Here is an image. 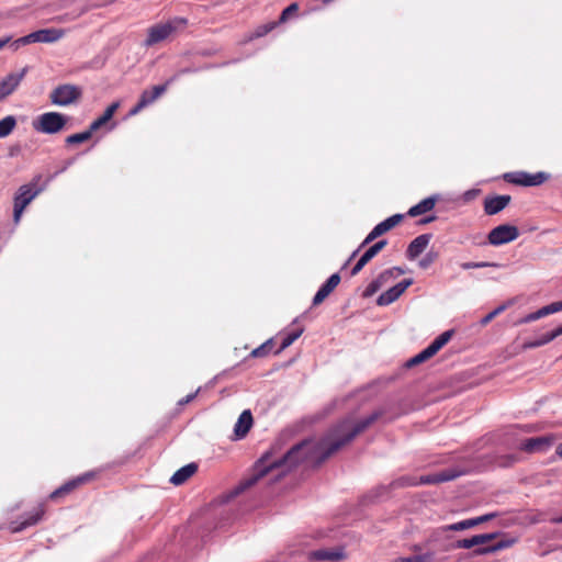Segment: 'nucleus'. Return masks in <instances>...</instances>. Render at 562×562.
Instances as JSON below:
<instances>
[{
  "instance_id": "nucleus-50",
  "label": "nucleus",
  "mask_w": 562,
  "mask_h": 562,
  "mask_svg": "<svg viewBox=\"0 0 562 562\" xmlns=\"http://www.w3.org/2000/svg\"><path fill=\"white\" fill-rule=\"evenodd\" d=\"M145 106H140V100H138V102L136 103V105L134 108L131 109L130 111V115H135L137 114L140 110H143Z\"/></svg>"
},
{
  "instance_id": "nucleus-42",
  "label": "nucleus",
  "mask_w": 562,
  "mask_h": 562,
  "mask_svg": "<svg viewBox=\"0 0 562 562\" xmlns=\"http://www.w3.org/2000/svg\"><path fill=\"white\" fill-rule=\"evenodd\" d=\"M384 284L378 279L375 278L374 280H372L366 288L364 292H363V296L364 297H370L372 296L373 294H375Z\"/></svg>"
},
{
  "instance_id": "nucleus-3",
  "label": "nucleus",
  "mask_w": 562,
  "mask_h": 562,
  "mask_svg": "<svg viewBox=\"0 0 562 562\" xmlns=\"http://www.w3.org/2000/svg\"><path fill=\"white\" fill-rule=\"evenodd\" d=\"M188 21L184 18H175L166 23H160L153 25L148 29L147 37L144 41L143 45L145 47L154 46L165 40H167L171 34L177 32L180 29H183L187 25Z\"/></svg>"
},
{
  "instance_id": "nucleus-52",
  "label": "nucleus",
  "mask_w": 562,
  "mask_h": 562,
  "mask_svg": "<svg viewBox=\"0 0 562 562\" xmlns=\"http://www.w3.org/2000/svg\"><path fill=\"white\" fill-rule=\"evenodd\" d=\"M360 248H362V247H361V245L359 246V248H358V249H356V250L351 254V256H350V257H349V259L345 262V265H344V267H342V268H345V267H346V266H347V265H348V263H349V262H350V261H351V260L357 256V254L359 252Z\"/></svg>"
},
{
  "instance_id": "nucleus-55",
  "label": "nucleus",
  "mask_w": 562,
  "mask_h": 562,
  "mask_svg": "<svg viewBox=\"0 0 562 562\" xmlns=\"http://www.w3.org/2000/svg\"><path fill=\"white\" fill-rule=\"evenodd\" d=\"M72 162H74V159L68 160L66 162L65 167L61 170H59L57 173L64 172L69 166L72 165Z\"/></svg>"
},
{
  "instance_id": "nucleus-51",
  "label": "nucleus",
  "mask_w": 562,
  "mask_h": 562,
  "mask_svg": "<svg viewBox=\"0 0 562 562\" xmlns=\"http://www.w3.org/2000/svg\"><path fill=\"white\" fill-rule=\"evenodd\" d=\"M477 192H479L477 190H468L464 193L465 200H472L477 194Z\"/></svg>"
},
{
  "instance_id": "nucleus-56",
  "label": "nucleus",
  "mask_w": 562,
  "mask_h": 562,
  "mask_svg": "<svg viewBox=\"0 0 562 562\" xmlns=\"http://www.w3.org/2000/svg\"><path fill=\"white\" fill-rule=\"evenodd\" d=\"M555 453H557L559 457H562V443H559V445L555 447Z\"/></svg>"
},
{
  "instance_id": "nucleus-27",
  "label": "nucleus",
  "mask_w": 562,
  "mask_h": 562,
  "mask_svg": "<svg viewBox=\"0 0 562 562\" xmlns=\"http://www.w3.org/2000/svg\"><path fill=\"white\" fill-rule=\"evenodd\" d=\"M304 331L303 327L296 328L292 331L280 333L279 337L281 339L280 347L276 350V353H281L288 347H290Z\"/></svg>"
},
{
  "instance_id": "nucleus-9",
  "label": "nucleus",
  "mask_w": 562,
  "mask_h": 562,
  "mask_svg": "<svg viewBox=\"0 0 562 562\" xmlns=\"http://www.w3.org/2000/svg\"><path fill=\"white\" fill-rule=\"evenodd\" d=\"M519 236L517 226L510 224H501L490 231L487 235V244L492 246H502L508 244Z\"/></svg>"
},
{
  "instance_id": "nucleus-20",
  "label": "nucleus",
  "mask_w": 562,
  "mask_h": 562,
  "mask_svg": "<svg viewBox=\"0 0 562 562\" xmlns=\"http://www.w3.org/2000/svg\"><path fill=\"white\" fill-rule=\"evenodd\" d=\"M341 278L338 272L333 273L318 289L313 297V305L321 304L339 284Z\"/></svg>"
},
{
  "instance_id": "nucleus-36",
  "label": "nucleus",
  "mask_w": 562,
  "mask_h": 562,
  "mask_svg": "<svg viewBox=\"0 0 562 562\" xmlns=\"http://www.w3.org/2000/svg\"><path fill=\"white\" fill-rule=\"evenodd\" d=\"M453 547L456 549H471V548H479L481 547L480 544V539H479V535H474L472 536L471 538H465V539H460V540H457L453 544Z\"/></svg>"
},
{
  "instance_id": "nucleus-41",
  "label": "nucleus",
  "mask_w": 562,
  "mask_h": 562,
  "mask_svg": "<svg viewBox=\"0 0 562 562\" xmlns=\"http://www.w3.org/2000/svg\"><path fill=\"white\" fill-rule=\"evenodd\" d=\"M431 559L430 553L426 554H416L411 557H400L394 560V562H427Z\"/></svg>"
},
{
  "instance_id": "nucleus-10",
  "label": "nucleus",
  "mask_w": 562,
  "mask_h": 562,
  "mask_svg": "<svg viewBox=\"0 0 562 562\" xmlns=\"http://www.w3.org/2000/svg\"><path fill=\"white\" fill-rule=\"evenodd\" d=\"M404 215L403 214H394L384 221L376 224L371 232L367 235V237L361 243V247H364L372 243L374 239H376L379 236L383 235L384 233L392 229L394 226H396L402 220Z\"/></svg>"
},
{
  "instance_id": "nucleus-25",
  "label": "nucleus",
  "mask_w": 562,
  "mask_h": 562,
  "mask_svg": "<svg viewBox=\"0 0 562 562\" xmlns=\"http://www.w3.org/2000/svg\"><path fill=\"white\" fill-rule=\"evenodd\" d=\"M92 476H93V473L92 472H88V473H85L82 475H79L78 477H76L74 480L68 481L67 483H65L64 485H61L60 487L55 490L50 494V498H56L57 496H59L61 494H65V493H68L70 491H72L74 488H76L80 484H82L85 482H88Z\"/></svg>"
},
{
  "instance_id": "nucleus-8",
  "label": "nucleus",
  "mask_w": 562,
  "mask_h": 562,
  "mask_svg": "<svg viewBox=\"0 0 562 562\" xmlns=\"http://www.w3.org/2000/svg\"><path fill=\"white\" fill-rule=\"evenodd\" d=\"M504 179L507 182L517 186L536 187L542 184L546 180H548L549 175L543 171H539L536 173H529L527 171H514L505 173Z\"/></svg>"
},
{
  "instance_id": "nucleus-15",
  "label": "nucleus",
  "mask_w": 562,
  "mask_h": 562,
  "mask_svg": "<svg viewBox=\"0 0 562 562\" xmlns=\"http://www.w3.org/2000/svg\"><path fill=\"white\" fill-rule=\"evenodd\" d=\"M562 311V301H555L549 305L542 306L541 308L537 310L536 312L529 313L526 316L521 317L519 321L516 322L517 325L531 323L535 321H538L542 317H546L550 314L558 313Z\"/></svg>"
},
{
  "instance_id": "nucleus-46",
  "label": "nucleus",
  "mask_w": 562,
  "mask_h": 562,
  "mask_svg": "<svg viewBox=\"0 0 562 562\" xmlns=\"http://www.w3.org/2000/svg\"><path fill=\"white\" fill-rule=\"evenodd\" d=\"M436 258V252L430 251L426 254V256L419 261V267L424 269L428 268L435 261Z\"/></svg>"
},
{
  "instance_id": "nucleus-12",
  "label": "nucleus",
  "mask_w": 562,
  "mask_h": 562,
  "mask_svg": "<svg viewBox=\"0 0 562 562\" xmlns=\"http://www.w3.org/2000/svg\"><path fill=\"white\" fill-rule=\"evenodd\" d=\"M26 72L27 67H24L19 72L9 74L0 81V101L15 91Z\"/></svg>"
},
{
  "instance_id": "nucleus-38",
  "label": "nucleus",
  "mask_w": 562,
  "mask_h": 562,
  "mask_svg": "<svg viewBox=\"0 0 562 562\" xmlns=\"http://www.w3.org/2000/svg\"><path fill=\"white\" fill-rule=\"evenodd\" d=\"M460 267L463 270H470V269H480V268H486V267L501 268L502 265L498 262H490V261H479V262L468 261V262H462L460 265Z\"/></svg>"
},
{
  "instance_id": "nucleus-40",
  "label": "nucleus",
  "mask_w": 562,
  "mask_h": 562,
  "mask_svg": "<svg viewBox=\"0 0 562 562\" xmlns=\"http://www.w3.org/2000/svg\"><path fill=\"white\" fill-rule=\"evenodd\" d=\"M272 345H273V338H270L267 341H265L262 345H260L259 347L255 348L251 351V356L255 358H258V357H263V356L268 355L272 348Z\"/></svg>"
},
{
  "instance_id": "nucleus-21",
  "label": "nucleus",
  "mask_w": 562,
  "mask_h": 562,
  "mask_svg": "<svg viewBox=\"0 0 562 562\" xmlns=\"http://www.w3.org/2000/svg\"><path fill=\"white\" fill-rule=\"evenodd\" d=\"M41 192V189H33L31 184H23L14 195L13 204L25 209Z\"/></svg>"
},
{
  "instance_id": "nucleus-44",
  "label": "nucleus",
  "mask_w": 562,
  "mask_h": 562,
  "mask_svg": "<svg viewBox=\"0 0 562 562\" xmlns=\"http://www.w3.org/2000/svg\"><path fill=\"white\" fill-rule=\"evenodd\" d=\"M297 10H299L297 3H291L290 5H288L281 12V15H280V18L278 20L279 24L285 22L289 19V16L294 14L295 12H297Z\"/></svg>"
},
{
  "instance_id": "nucleus-37",
  "label": "nucleus",
  "mask_w": 562,
  "mask_h": 562,
  "mask_svg": "<svg viewBox=\"0 0 562 562\" xmlns=\"http://www.w3.org/2000/svg\"><path fill=\"white\" fill-rule=\"evenodd\" d=\"M405 271L401 267H393L390 269H386L382 271L376 278L383 283H387L391 279H394L401 274H403Z\"/></svg>"
},
{
  "instance_id": "nucleus-33",
  "label": "nucleus",
  "mask_w": 562,
  "mask_h": 562,
  "mask_svg": "<svg viewBox=\"0 0 562 562\" xmlns=\"http://www.w3.org/2000/svg\"><path fill=\"white\" fill-rule=\"evenodd\" d=\"M476 525H475L474 518H469V519H464V520H461V521H458V522H454L451 525H447V526L442 527V530L443 531H461V530L473 528Z\"/></svg>"
},
{
  "instance_id": "nucleus-22",
  "label": "nucleus",
  "mask_w": 562,
  "mask_h": 562,
  "mask_svg": "<svg viewBox=\"0 0 562 562\" xmlns=\"http://www.w3.org/2000/svg\"><path fill=\"white\" fill-rule=\"evenodd\" d=\"M254 419L251 412L249 409H245L238 417L235 426H234V435L236 439H243L252 426Z\"/></svg>"
},
{
  "instance_id": "nucleus-7",
  "label": "nucleus",
  "mask_w": 562,
  "mask_h": 562,
  "mask_svg": "<svg viewBox=\"0 0 562 562\" xmlns=\"http://www.w3.org/2000/svg\"><path fill=\"white\" fill-rule=\"evenodd\" d=\"M499 532H490L479 535L481 547L475 548V555H485L510 547L515 541L513 539L495 541Z\"/></svg>"
},
{
  "instance_id": "nucleus-26",
  "label": "nucleus",
  "mask_w": 562,
  "mask_h": 562,
  "mask_svg": "<svg viewBox=\"0 0 562 562\" xmlns=\"http://www.w3.org/2000/svg\"><path fill=\"white\" fill-rule=\"evenodd\" d=\"M168 82L153 87L151 90H144L139 97L140 106H148L155 102L167 89Z\"/></svg>"
},
{
  "instance_id": "nucleus-5",
  "label": "nucleus",
  "mask_w": 562,
  "mask_h": 562,
  "mask_svg": "<svg viewBox=\"0 0 562 562\" xmlns=\"http://www.w3.org/2000/svg\"><path fill=\"white\" fill-rule=\"evenodd\" d=\"M82 97V89L72 83H64L55 87L49 93V100L54 105L68 106Z\"/></svg>"
},
{
  "instance_id": "nucleus-45",
  "label": "nucleus",
  "mask_w": 562,
  "mask_h": 562,
  "mask_svg": "<svg viewBox=\"0 0 562 562\" xmlns=\"http://www.w3.org/2000/svg\"><path fill=\"white\" fill-rule=\"evenodd\" d=\"M213 65H205L204 67H199V68H195V67H187V68H182L178 71V74L171 78L169 82H171L173 79H176L178 76H181V75H186V74H191V72H198L200 70H204V69H209V68H212Z\"/></svg>"
},
{
  "instance_id": "nucleus-23",
  "label": "nucleus",
  "mask_w": 562,
  "mask_h": 562,
  "mask_svg": "<svg viewBox=\"0 0 562 562\" xmlns=\"http://www.w3.org/2000/svg\"><path fill=\"white\" fill-rule=\"evenodd\" d=\"M438 198H439L438 194H434V195L425 198L417 204L413 205L408 210L407 215L412 216V217H416V216H419L422 214H425V213L431 211L435 207V205L438 201Z\"/></svg>"
},
{
  "instance_id": "nucleus-48",
  "label": "nucleus",
  "mask_w": 562,
  "mask_h": 562,
  "mask_svg": "<svg viewBox=\"0 0 562 562\" xmlns=\"http://www.w3.org/2000/svg\"><path fill=\"white\" fill-rule=\"evenodd\" d=\"M201 391V387H199L195 392L193 393H190L188 394L187 396H184L183 398H181L178 404L179 405H186V404H189L190 402H192L196 395L199 394V392Z\"/></svg>"
},
{
  "instance_id": "nucleus-34",
  "label": "nucleus",
  "mask_w": 562,
  "mask_h": 562,
  "mask_svg": "<svg viewBox=\"0 0 562 562\" xmlns=\"http://www.w3.org/2000/svg\"><path fill=\"white\" fill-rule=\"evenodd\" d=\"M435 355L430 351V349L428 347H426L424 350H422L420 352H418L417 355H415L414 357H412L407 362H406V366L408 368L411 367H414V366H417V364H420L423 363L424 361L430 359L431 357H434Z\"/></svg>"
},
{
  "instance_id": "nucleus-28",
  "label": "nucleus",
  "mask_w": 562,
  "mask_h": 562,
  "mask_svg": "<svg viewBox=\"0 0 562 562\" xmlns=\"http://www.w3.org/2000/svg\"><path fill=\"white\" fill-rule=\"evenodd\" d=\"M560 335H562V325H559L553 330H551L549 333H546L542 337H540L538 339H535L532 341L526 342V347H528V348H536V347L543 346V345L550 342L551 340H553L555 337H558Z\"/></svg>"
},
{
  "instance_id": "nucleus-18",
  "label": "nucleus",
  "mask_w": 562,
  "mask_h": 562,
  "mask_svg": "<svg viewBox=\"0 0 562 562\" xmlns=\"http://www.w3.org/2000/svg\"><path fill=\"white\" fill-rule=\"evenodd\" d=\"M43 515H44V507H43V505H38L31 513L25 514V517L23 518V520H21L19 522H13L11 526V530L13 532H20L31 526H34L41 521Z\"/></svg>"
},
{
  "instance_id": "nucleus-16",
  "label": "nucleus",
  "mask_w": 562,
  "mask_h": 562,
  "mask_svg": "<svg viewBox=\"0 0 562 562\" xmlns=\"http://www.w3.org/2000/svg\"><path fill=\"white\" fill-rule=\"evenodd\" d=\"M510 195H492L484 199V212L487 215H495L502 212L509 203Z\"/></svg>"
},
{
  "instance_id": "nucleus-14",
  "label": "nucleus",
  "mask_w": 562,
  "mask_h": 562,
  "mask_svg": "<svg viewBox=\"0 0 562 562\" xmlns=\"http://www.w3.org/2000/svg\"><path fill=\"white\" fill-rule=\"evenodd\" d=\"M386 239H382L369 247L352 267L350 274L352 277L357 276L363 267L386 246Z\"/></svg>"
},
{
  "instance_id": "nucleus-53",
  "label": "nucleus",
  "mask_w": 562,
  "mask_h": 562,
  "mask_svg": "<svg viewBox=\"0 0 562 562\" xmlns=\"http://www.w3.org/2000/svg\"><path fill=\"white\" fill-rule=\"evenodd\" d=\"M435 220H436V216L431 215V216L420 220V224H429V223L434 222Z\"/></svg>"
},
{
  "instance_id": "nucleus-2",
  "label": "nucleus",
  "mask_w": 562,
  "mask_h": 562,
  "mask_svg": "<svg viewBox=\"0 0 562 562\" xmlns=\"http://www.w3.org/2000/svg\"><path fill=\"white\" fill-rule=\"evenodd\" d=\"M459 476V473L454 470L446 469L438 473L428 474L420 476L419 481L411 476H401L393 480L387 486H380L376 491L387 493L390 490L402 488L406 486H415L418 484L429 485L438 484L454 480Z\"/></svg>"
},
{
  "instance_id": "nucleus-43",
  "label": "nucleus",
  "mask_w": 562,
  "mask_h": 562,
  "mask_svg": "<svg viewBox=\"0 0 562 562\" xmlns=\"http://www.w3.org/2000/svg\"><path fill=\"white\" fill-rule=\"evenodd\" d=\"M506 307L507 306L505 304H503V305H499L498 307H496L495 310H493L492 312H490L487 315H485L480 321L481 326H486L490 322H492V319L494 317H496L498 314H501L503 311H505Z\"/></svg>"
},
{
  "instance_id": "nucleus-32",
  "label": "nucleus",
  "mask_w": 562,
  "mask_h": 562,
  "mask_svg": "<svg viewBox=\"0 0 562 562\" xmlns=\"http://www.w3.org/2000/svg\"><path fill=\"white\" fill-rule=\"evenodd\" d=\"M16 126V119L13 115H7L0 120V138L9 136Z\"/></svg>"
},
{
  "instance_id": "nucleus-57",
  "label": "nucleus",
  "mask_w": 562,
  "mask_h": 562,
  "mask_svg": "<svg viewBox=\"0 0 562 562\" xmlns=\"http://www.w3.org/2000/svg\"><path fill=\"white\" fill-rule=\"evenodd\" d=\"M555 521L557 522H561L562 521V517L555 518Z\"/></svg>"
},
{
  "instance_id": "nucleus-54",
  "label": "nucleus",
  "mask_w": 562,
  "mask_h": 562,
  "mask_svg": "<svg viewBox=\"0 0 562 562\" xmlns=\"http://www.w3.org/2000/svg\"><path fill=\"white\" fill-rule=\"evenodd\" d=\"M11 41L10 36L0 38V49L3 48Z\"/></svg>"
},
{
  "instance_id": "nucleus-29",
  "label": "nucleus",
  "mask_w": 562,
  "mask_h": 562,
  "mask_svg": "<svg viewBox=\"0 0 562 562\" xmlns=\"http://www.w3.org/2000/svg\"><path fill=\"white\" fill-rule=\"evenodd\" d=\"M117 108H119V103L117 102H114L111 105H109L106 108V110L104 111V113L99 119L94 120L90 124L91 131L95 132L103 124H105L108 121H110L112 119V116L114 115L115 111L117 110Z\"/></svg>"
},
{
  "instance_id": "nucleus-47",
  "label": "nucleus",
  "mask_w": 562,
  "mask_h": 562,
  "mask_svg": "<svg viewBox=\"0 0 562 562\" xmlns=\"http://www.w3.org/2000/svg\"><path fill=\"white\" fill-rule=\"evenodd\" d=\"M496 516H497V513H488V514H485V515H482V516H479V517H474V521H475V525L477 526L480 524H483V522H486L488 520H492Z\"/></svg>"
},
{
  "instance_id": "nucleus-49",
  "label": "nucleus",
  "mask_w": 562,
  "mask_h": 562,
  "mask_svg": "<svg viewBox=\"0 0 562 562\" xmlns=\"http://www.w3.org/2000/svg\"><path fill=\"white\" fill-rule=\"evenodd\" d=\"M23 211H24V209L13 204V221L15 224H19L21 216L23 214Z\"/></svg>"
},
{
  "instance_id": "nucleus-31",
  "label": "nucleus",
  "mask_w": 562,
  "mask_h": 562,
  "mask_svg": "<svg viewBox=\"0 0 562 562\" xmlns=\"http://www.w3.org/2000/svg\"><path fill=\"white\" fill-rule=\"evenodd\" d=\"M453 330L449 329L440 334L435 340L428 346L430 351L436 355L452 337Z\"/></svg>"
},
{
  "instance_id": "nucleus-30",
  "label": "nucleus",
  "mask_w": 562,
  "mask_h": 562,
  "mask_svg": "<svg viewBox=\"0 0 562 562\" xmlns=\"http://www.w3.org/2000/svg\"><path fill=\"white\" fill-rule=\"evenodd\" d=\"M518 461V458L514 453L507 454H495L492 459V464L498 468H509Z\"/></svg>"
},
{
  "instance_id": "nucleus-19",
  "label": "nucleus",
  "mask_w": 562,
  "mask_h": 562,
  "mask_svg": "<svg viewBox=\"0 0 562 562\" xmlns=\"http://www.w3.org/2000/svg\"><path fill=\"white\" fill-rule=\"evenodd\" d=\"M431 238H432L431 234H422V235L417 236L415 239H413L409 243V245L406 249V257L409 260L416 259L427 248Z\"/></svg>"
},
{
  "instance_id": "nucleus-1",
  "label": "nucleus",
  "mask_w": 562,
  "mask_h": 562,
  "mask_svg": "<svg viewBox=\"0 0 562 562\" xmlns=\"http://www.w3.org/2000/svg\"><path fill=\"white\" fill-rule=\"evenodd\" d=\"M379 416L380 414L374 412L358 422H352L349 418L341 419L333 425L318 441L304 439L291 447L281 457H274L273 449L266 451L256 461L252 473L240 481L234 488V494L238 495L254 486L260 479L276 469H282L281 474H284L302 462L321 465L330 456L350 443L360 432L371 426Z\"/></svg>"
},
{
  "instance_id": "nucleus-39",
  "label": "nucleus",
  "mask_w": 562,
  "mask_h": 562,
  "mask_svg": "<svg viewBox=\"0 0 562 562\" xmlns=\"http://www.w3.org/2000/svg\"><path fill=\"white\" fill-rule=\"evenodd\" d=\"M278 25H279L278 21H272V22L261 24L256 27V30L252 34V37H255V38L262 37V36L267 35L268 33H270L272 30H274Z\"/></svg>"
},
{
  "instance_id": "nucleus-24",
  "label": "nucleus",
  "mask_w": 562,
  "mask_h": 562,
  "mask_svg": "<svg viewBox=\"0 0 562 562\" xmlns=\"http://www.w3.org/2000/svg\"><path fill=\"white\" fill-rule=\"evenodd\" d=\"M198 471V464L194 462L188 463L184 467L177 470L170 477V483L178 486L183 484Z\"/></svg>"
},
{
  "instance_id": "nucleus-11",
  "label": "nucleus",
  "mask_w": 562,
  "mask_h": 562,
  "mask_svg": "<svg viewBox=\"0 0 562 562\" xmlns=\"http://www.w3.org/2000/svg\"><path fill=\"white\" fill-rule=\"evenodd\" d=\"M413 282L414 281L411 278L402 280L385 292L381 293L376 299V304L380 306H387L392 304L413 284Z\"/></svg>"
},
{
  "instance_id": "nucleus-6",
  "label": "nucleus",
  "mask_w": 562,
  "mask_h": 562,
  "mask_svg": "<svg viewBox=\"0 0 562 562\" xmlns=\"http://www.w3.org/2000/svg\"><path fill=\"white\" fill-rule=\"evenodd\" d=\"M63 35L64 31L58 29H42L18 38L14 41L13 46L19 48L21 45L32 43H54L60 40Z\"/></svg>"
},
{
  "instance_id": "nucleus-4",
  "label": "nucleus",
  "mask_w": 562,
  "mask_h": 562,
  "mask_svg": "<svg viewBox=\"0 0 562 562\" xmlns=\"http://www.w3.org/2000/svg\"><path fill=\"white\" fill-rule=\"evenodd\" d=\"M68 117L59 112H45L33 121V128L43 134H56L64 130Z\"/></svg>"
},
{
  "instance_id": "nucleus-13",
  "label": "nucleus",
  "mask_w": 562,
  "mask_h": 562,
  "mask_svg": "<svg viewBox=\"0 0 562 562\" xmlns=\"http://www.w3.org/2000/svg\"><path fill=\"white\" fill-rule=\"evenodd\" d=\"M552 445V438L550 436H540L524 439L518 443V448L522 451L533 453L547 451Z\"/></svg>"
},
{
  "instance_id": "nucleus-35",
  "label": "nucleus",
  "mask_w": 562,
  "mask_h": 562,
  "mask_svg": "<svg viewBox=\"0 0 562 562\" xmlns=\"http://www.w3.org/2000/svg\"><path fill=\"white\" fill-rule=\"evenodd\" d=\"M93 132L94 131H91V127L89 126V128L87 131L69 135L66 138V144L74 145V144L83 143V142H86V140L91 138Z\"/></svg>"
},
{
  "instance_id": "nucleus-17",
  "label": "nucleus",
  "mask_w": 562,
  "mask_h": 562,
  "mask_svg": "<svg viewBox=\"0 0 562 562\" xmlns=\"http://www.w3.org/2000/svg\"><path fill=\"white\" fill-rule=\"evenodd\" d=\"M310 559L314 561L340 562L346 559L344 548L319 549L310 552Z\"/></svg>"
}]
</instances>
